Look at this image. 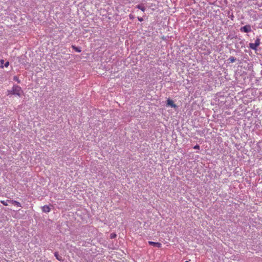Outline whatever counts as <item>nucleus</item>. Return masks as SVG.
<instances>
[{"mask_svg": "<svg viewBox=\"0 0 262 262\" xmlns=\"http://www.w3.org/2000/svg\"><path fill=\"white\" fill-rule=\"evenodd\" d=\"M260 40L259 38H257L255 41V43H249V48L252 50H256L257 47L260 45Z\"/></svg>", "mask_w": 262, "mask_h": 262, "instance_id": "obj_2", "label": "nucleus"}, {"mask_svg": "<svg viewBox=\"0 0 262 262\" xmlns=\"http://www.w3.org/2000/svg\"><path fill=\"white\" fill-rule=\"evenodd\" d=\"M149 245L153 246L154 247L160 248L161 247L162 244L160 243H156L154 242H148Z\"/></svg>", "mask_w": 262, "mask_h": 262, "instance_id": "obj_4", "label": "nucleus"}, {"mask_svg": "<svg viewBox=\"0 0 262 262\" xmlns=\"http://www.w3.org/2000/svg\"><path fill=\"white\" fill-rule=\"evenodd\" d=\"M228 60L230 61V62L231 63H233L236 60V58H235L233 56H231L229 57V58L228 59Z\"/></svg>", "mask_w": 262, "mask_h": 262, "instance_id": "obj_11", "label": "nucleus"}, {"mask_svg": "<svg viewBox=\"0 0 262 262\" xmlns=\"http://www.w3.org/2000/svg\"><path fill=\"white\" fill-rule=\"evenodd\" d=\"M185 262H189L188 261H186Z\"/></svg>", "mask_w": 262, "mask_h": 262, "instance_id": "obj_19", "label": "nucleus"}, {"mask_svg": "<svg viewBox=\"0 0 262 262\" xmlns=\"http://www.w3.org/2000/svg\"><path fill=\"white\" fill-rule=\"evenodd\" d=\"M73 48L75 49V50L78 52H80L81 51L80 50L78 49L76 47H75L73 46Z\"/></svg>", "mask_w": 262, "mask_h": 262, "instance_id": "obj_14", "label": "nucleus"}, {"mask_svg": "<svg viewBox=\"0 0 262 262\" xmlns=\"http://www.w3.org/2000/svg\"><path fill=\"white\" fill-rule=\"evenodd\" d=\"M240 30L243 32L249 33L251 31V28L249 25H248L242 27Z\"/></svg>", "mask_w": 262, "mask_h": 262, "instance_id": "obj_3", "label": "nucleus"}, {"mask_svg": "<svg viewBox=\"0 0 262 262\" xmlns=\"http://www.w3.org/2000/svg\"><path fill=\"white\" fill-rule=\"evenodd\" d=\"M138 19L140 21H142L143 20L142 18L139 17H138Z\"/></svg>", "mask_w": 262, "mask_h": 262, "instance_id": "obj_18", "label": "nucleus"}, {"mask_svg": "<svg viewBox=\"0 0 262 262\" xmlns=\"http://www.w3.org/2000/svg\"><path fill=\"white\" fill-rule=\"evenodd\" d=\"M199 148H200V146H199V145H196L194 147V149H199Z\"/></svg>", "mask_w": 262, "mask_h": 262, "instance_id": "obj_16", "label": "nucleus"}, {"mask_svg": "<svg viewBox=\"0 0 262 262\" xmlns=\"http://www.w3.org/2000/svg\"><path fill=\"white\" fill-rule=\"evenodd\" d=\"M10 200H6V201H1V203L5 206H7L8 205V202L10 203Z\"/></svg>", "mask_w": 262, "mask_h": 262, "instance_id": "obj_10", "label": "nucleus"}, {"mask_svg": "<svg viewBox=\"0 0 262 262\" xmlns=\"http://www.w3.org/2000/svg\"><path fill=\"white\" fill-rule=\"evenodd\" d=\"M9 65V61H7L5 62V64H4V66L5 67H8V66Z\"/></svg>", "mask_w": 262, "mask_h": 262, "instance_id": "obj_13", "label": "nucleus"}, {"mask_svg": "<svg viewBox=\"0 0 262 262\" xmlns=\"http://www.w3.org/2000/svg\"><path fill=\"white\" fill-rule=\"evenodd\" d=\"M54 255L59 261H62L63 260L62 256L59 255L57 252L54 253Z\"/></svg>", "mask_w": 262, "mask_h": 262, "instance_id": "obj_7", "label": "nucleus"}, {"mask_svg": "<svg viewBox=\"0 0 262 262\" xmlns=\"http://www.w3.org/2000/svg\"><path fill=\"white\" fill-rule=\"evenodd\" d=\"M110 237L111 238H114L116 237V234L115 233H111L110 235Z\"/></svg>", "mask_w": 262, "mask_h": 262, "instance_id": "obj_12", "label": "nucleus"}, {"mask_svg": "<svg viewBox=\"0 0 262 262\" xmlns=\"http://www.w3.org/2000/svg\"><path fill=\"white\" fill-rule=\"evenodd\" d=\"M10 203L13 205H16L18 207H21L20 204L16 201L12 200L11 201Z\"/></svg>", "mask_w": 262, "mask_h": 262, "instance_id": "obj_9", "label": "nucleus"}, {"mask_svg": "<svg viewBox=\"0 0 262 262\" xmlns=\"http://www.w3.org/2000/svg\"><path fill=\"white\" fill-rule=\"evenodd\" d=\"M167 104L170 106L171 107H176V105L174 103L173 101L169 99L167 100Z\"/></svg>", "mask_w": 262, "mask_h": 262, "instance_id": "obj_6", "label": "nucleus"}, {"mask_svg": "<svg viewBox=\"0 0 262 262\" xmlns=\"http://www.w3.org/2000/svg\"><path fill=\"white\" fill-rule=\"evenodd\" d=\"M129 18H130V19H134V16H133V15L130 14V15H129Z\"/></svg>", "mask_w": 262, "mask_h": 262, "instance_id": "obj_17", "label": "nucleus"}, {"mask_svg": "<svg viewBox=\"0 0 262 262\" xmlns=\"http://www.w3.org/2000/svg\"><path fill=\"white\" fill-rule=\"evenodd\" d=\"M22 90L20 86L18 85H14L13 87L12 90L9 92V94L16 95L20 96L22 93Z\"/></svg>", "mask_w": 262, "mask_h": 262, "instance_id": "obj_1", "label": "nucleus"}, {"mask_svg": "<svg viewBox=\"0 0 262 262\" xmlns=\"http://www.w3.org/2000/svg\"><path fill=\"white\" fill-rule=\"evenodd\" d=\"M136 7L139 9L141 10L143 12H144L145 10V8L144 7L143 4L138 5Z\"/></svg>", "mask_w": 262, "mask_h": 262, "instance_id": "obj_8", "label": "nucleus"}, {"mask_svg": "<svg viewBox=\"0 0 262 262\" xmlns=\"http://www.w3.org/2000/svg\"><path fill=\"white\" fill-rule=\"evenodd\" d=\"M0 61H1V63L2 64L1 67L3 68V64L4 63V60H1Z\"/></svg>", "mask_w": 262, "mask_h": 262, "instance_id": "obj_15", "label": "nucleus"}, {"mask_svg": "<svg viewBox=\"0 0 262 262\" xmlns=\"http://www.w3.org/2000/svg\"><path fill=\"white\" fill-rule=\"evenodd\" d=\"M50 208L49 206L45 205L43 207H42V210L43 212L48 213L50 211Z\"/></svg>", "mask_w": 262, "mask_h": 262, "instance_id": "obj_5", "label": "nucleus"}]
</instances>
